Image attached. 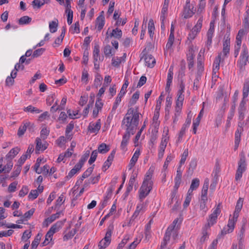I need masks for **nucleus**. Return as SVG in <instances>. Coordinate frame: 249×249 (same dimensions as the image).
I'll use <instances>...</instances> for the list:
<instances>
[{
    "mask_svg": "<svg viewBox=\"0 0 249 249\" xmlns=\"http://www.w3.org/2000/svg\"><path fill=\"white\" fill-rule=\"evenodd\" d=\"M139 122V113L138 108L131 107L128 109L122 121V124L124 125L126 129L125 133L123 136L121 144V148L123 150H126L130 135H133L135 133Z\"/></svg>",
    "mask_w": 249,
    "mask_h": 249,
    "instance_id": "obj_1",
    "label": "nucleus"
},
{
    "mask_svg": "<svg viewBox=\"0 0 249 249\" xmlns=\"http://www.w3.org/2000/svg\"><path fill=\"white\" fill-rule=\"evenodd\" d=\"M153 172V168L150 167L146 173L142 185L139 190V198L141 200H142L152 190L153 182L151 179Z\"/></svg>",
    "mask_w": 249,
    "mask_h": 249,
    "instance_id": "obj_2",
    "label": "nucleus"
},
{
    "mask_svg": "<svg viewBox=\"0 0 249 249\" xmlns=\"http://www.w3.org/2000/svg\"><path fill=\"white\" fill-rule=\"evenodd\" d=\"M178 219H175L173 222L172 224L167 228L166 232L165 233L163 241L161 244L160 248L162 249L165 248L168 242L170 240V236H171L172 232L173 230H178V226L176 227V225L178 222Z\"/></svg>",
    "mask_w": 249,
    "mask_h": 249,
    "instance_id": "obj_3",
    "label": "nucleus"
},
{
    "mask_svg": "<svg viewBox=\"0 0 249 249\" xmlns=\"http://www.w3.org/2000/svg\"><path fill=\"white\" fill-rule=\"evenodd\" d=\"M249 56L248 49L247 46L245 44H243L240 59L237 63V65L241 71L244 70L245 67L248 62Z\"/></svg>",
    "mask_w": 249,
    "mask_h": 249,
    "instance_id": "obj_4",
    "label": "nucleus"
},
{
    "mask_svg": "<svg viewBox=\"0 0 249 249\" xmlns=\"http://www.w3.org/2000/svg\"><path fill=\"white\" fill-rule=\"evenodd\" d=\"M61 225V222L58 221L51 227L45 235V240L42 243V246H45L49 243V240H52L53 234L58 231Z\"/></svg>",
    "mask_w": 249,
    "mask_h": 249,
    "instance_id": "obj_5",
    "label": "nucleus"
},
{
    "mask_svg": "<svg viewBox=\"0 0 249 249\" xmlns=\"http://www.w3.org/2000/svg\"><path fill=\"white\" fill-rule=\"evenodd\" d=\"M221 204L219 203L217 205L216 207L214 209L213 212L209 216L208 223L207 225H205V227H210L216 223L217 216L221 213Z\"/></svg>",
    "mask_w": 249,
    "mask_h": 249,
    "instance_id": "obj_6",
    "label": "nucleus"
},
{
    "mask_svg": "<svg viewBox=\"0 0 249 249\" xmlns=\"http://www.w3.org/2000/svg\"><path fill=\"white\" fill-rule=\"evenodd\" d=\"M238 168L235 174V180L236 181L240 180L242 176L243 173L246 170V163L245 157H242L238 163Z\"/></svg>",
    "mask_w": 249,
    "mask_h": 249,
    "instance_id": "obj_7",
    "label": "nucleus"
},
{
    "mask_svg": "<svg viewBox=\"0 0 249 249\" xmlns=\"http://www.w3.org/2000/svg\"><path fill=\"white\" fill-rule=\"evenodd\" d=\"M141 55H142V56L141 58V60L144 58L145 65L148 67L153 68L154 66L156 63V60L151 54H145L143 51Z\"/></svg>",
    "mask_w": 249,
    "mask_h": 249,
    "instance_id": "obj_8",
    "label": "nucleus"
},
{
    "mask_svg": "<svg viewBox=\"0 0 249 249\" xmlns=\"http://www.w3.org/2000/svg\"><path fill=\"white\" fill-rule=\"evenodd\" d=\"M109 30V29L108 30ZM122 36V32L121 29L116 28L112 30V32L109 34L108 31L106 33V40L108 39L109 37H114L117 39H120Z\"/></svg>",
    "mask_w": 249,
    "mask_h": 249,
    "instance_id": "obj_9",
    "label": "nucleus"
},
{
    "mask_svg": "<svg viewBox=\"0 0 249 249\" xmlns=\"http://www.w3.org/2000/svg\"><path fill=\"white\" fill-rule=\"evenodd\" d=\"M235 222L234 220L229 219L227 227L221 231V234L225 235L231 232L234 230Z\"/></svg>",
    "mask_w": 249,
    "mask_h": 249,
    "instance_id": "obj_10",
    "label": "nucleus"
},
{
    "mask_svg": "<svg viewBox=\"0 0 249 249\" xmlns=\"http://www.w3.org/2000/svg\"><path fill=\"white\" fill-rule=\"evenodd\" d=\"M101 128V120L98 119L95 123H90L88 130L91 133H97Z\"/></svg>",
    "mask_w": 249,
    "mask_h": 249,
    "instance_id": "obj_11",
    "label": "nucleus"
},
{
    "mask_svg": "<svg viewBox=\"0 0 249 249\" xmlns=\"http://www.w3.org/2000/svg\"><path fill=\"white\" fill-rule=\"evenodd\" d=\"M245 104V101H244V100H242V101L240 102L239 106L238 108V111L239 114V120H240L241 121H243L244 118L245 112L246 109Z\"/></svg>",
    "mask_w": 249,
    "mask_h": 249,
    "instance_id": "obj_12",
    "label": "nucleus"
},
{
    "mask_svg": "<svg viewBox=\"0 0 249 249\" xmlns=\"http://www.w3.org/2000/svg\"><path fill=\"white\" fill-rule=\"evenodd\" d=\"M193 6H184L183 15L185 18H188L193 16L195 13Z\"/></svg>",
    "mask_w": 249,
    "mask_h": 249,
    "instance_id": "obj_13",
    "label": "nucleus"
},
{
    "mask_svg": "<svg viewBox=\"0 0 249 249\" xmlns=\"http://www.w3.org/2000/svg\"><path fill=\"white\" fill-rule=\"evenodd\" d=\"M20 149L18 147L12 148L6 155V159L12 160L18 153Z\"/></svg>",
    "mask_w": 249,
    "mask_h": 249,
    "instance_id": "obj_14",
    "label": "nucleus"
},
{
    "mask_svg": "<svg viewBox=\"0 0 249 249\" xmlns=\"http://www.w3.org/2000/svg\"><path fill=\"white\" fill-rule=\"evenodd\" d=\"M96 27L98 31H101L105 24V18L103 15H100L96 19Z\"/></svg>",
    "mask_w": 249,
    "mask_h": 249,
    "instance_id": "obj_15",
    "label": "nucleus"
},
{
    "mask_svg": "<svg viewBox=\"0 0 249 249\" xmlns=\"http://www.w3.org/2000/svg\"><path fill=\"white\" fill-rule=\"evenodd\" d=\"M61 213V212H59L55 214H52L51 216L45 220L44 222H43V224L44 225L46 224V226H47L48 223H51L56 219L58 218Z\"/></svg>",
    "mask_w": 249,
    "mask_h": 249,
    "instance_id": "obj_16",
    "label": "nucleus"
},
{
    "mask_svg": "<svg viewBox=\"0 0 249 249\" xmlns=\"http://www.w3.org/2000/svg\"><path fill=\"white\" fill-rule=\"evenodd\" d=\"M17 76V71H13L11 72V76H8L6 79V85L8 86H11L13 85L14 83V78Z\"/></svg>",
    "mask_w": 249,
    "mask_h": 249,
    "instance_id": "obj_17",
    "label": "nucleus"
},
{
    "mask_svg": "<svg viewBox=\"0 0 249 249\" xmlns=\"http://www.w3.org/2000/svg\"><path fill=\"white\" fill-rule=\"evenodd\" d=\"M81 167L78 164H76L74 167L68 173V175L66 176V178L68 179H69L71 178H72L75 174L77 173V172L79 171Z\"/></svg>",
    "mask_w": 249,
    "mask_h": 249,
    "instance_id": "obj_18",
    "label": "nucleus"
},
{
    "mask_svg": "<svg viewBox=\"0 0 249 249\" xmlns=\"http://www.w3.org/2000/svg\"><path fill=\"white\" fill-rule=\"evenodd\" d=\"M104 53L106 57H110L114 55L115 52L109 45H107L104 48Z\"/></svg>",
    "mask_w": 249,
    "mask_h": 249,
    "instance_id": "obj_19",
    "label": "nucleus"
},
{
    "mask_svg": "<svg viewBox=\"0 0 249 249\" xmlns=\"http://www.w3.org/2000/svg\"><path fill=\"white\" fill-rule=\"evenodd\" d=\"M74 128V123L71 122L66 127L65 134L67 139L71 140L72 138L71 135H69V133Z\"/></svg>",
    "mask_w": 249,
    "mask_h": 249,
    "instance_id": "obj_20",
    "label": "nucleus"
},
{
    "mask_svg": "<svg viewBox=\"0 0 249 249\" xmlns=\"http://www.w3.org/2000/svg\"><path fill=\"white\" fill-rule=\"evenodd\" d=\"M230 38H227L225 39V40L223 42V52L224 55H226L227 53H229L230 51Z\"/></svg>",
    "mask_w": 249,
    "mask_h": 249,
    "instance_id": "obj_21",
    "label": "nucleus"
},
{
    "mask_svg": "<svg viewBox=\"0 0 249 249\" xmlns=\"http://www.w3.org/2000/svg\"><path fill=\"white\" fill-rule=\"evenodd\" d=\"M58 25V21L57 19L52 21L49 23V28L51 33H53L56 32Z\"/></svg>",
    "mask_w": 249,
    "mask_h": 249,
    "instance_id": "obj_22",
    "label": "nucleus"
},
{
    "mask_svg": "<svg viewBox=\"0 0 249 249\" xmlns=\"http://www.w3.org/2000/svg\"><path fill=\"white\" fill-rule=\"evenodd\" d=\"M110 149L109 146L106 143H102L98 146V152L100 153L105 154L107 153Z\"/></svg>",
    "mask_w": 249,
    "mask_h": 249,
    "instance_id": "obj_23",
    "label": "nucleus"
},
{
    "mask_svg": "<svg viewBox=\"0 0 249 249\" xmlns=\"http://www.w3.org/2000/svg\"><path fill=\"white\" fill-rule=\"evenodd\" d=\"M89 154L90 151L89 150H87L85 152V153L82 156L81 159L77 164L80 165L81 167H82L83 165H84V163L88 159Z\"/></svg>",
    "mask_w": 249,
    "mask_h": 249,
    "instance_id": "obj_24",
    "label": "nucleus"
},
{
    "mask_svg": "<svg viewBox=\"0 0 249 249\" xmlns=\"http://www.w3.org/2000/svg\"><path fill=\"white\" fill-rule=\"evenodd\" d=\"M89 167L82 175L80 178V183H82L83 180L88 178L92 173L93 170V166Z\"/></svg>",
    "mask_w": 249,
    "mask_h": 249,
    "instance_id": "obj_25",
    "label": "nucleus"
},
{
    "mask_svg": "<svg viewBox=\"0 0 249 249\" xmlns=\"http://www.w3.org/2000/svg\"><path fill=\"white\" fill-rule=\"evenodd\" d=\"M148 30L150 37L152 38L154 35V31L155 30L154 21L152 19H150L149 21Z\"/></svg>",
    "mask_w": 249,
    "mask_h": 249,
    "instance_id": "obj_26",
    "label": "nucleus"
},
{
    "mask_svg": "<svg viewBox=\"0 0 249 249\" xmlns=\"http://www.w3.org/2000/svg\"><path fill=\"white\" fill-rule=\"evenodd\" d=\"M24 111L26 112H31V113H35L38 114L40 113L42 110L38 109L36 107H34L32 106H29L24 108Z\"/></svg>",
    "mask_w": 249,
    "mask_h": 249,
    "instance_id": "obj_27",
    "label": "nucleus"
},
{
    "mask_svg": "<svg viewBox=\"0 0 249 249\" xmlns=\"http://www.w3.org/2000/svg\"><path fill=\"white\" fill-rule=\"evenodd\" d=\"M202 18H200L198 20L196 25L192 29V30H193L194 32H196V33L197 34L200 31V29L202 27Z\"/></svg>",
    "mask_w": 249,
    "mask_h": 249,
    "instance_id": "obj_28",
    "label": "nucleus"
},
{
    "mask_svg": "<svg viewBox=\"0 0 249 249\" xmlns=\"http://www.w3.org/2000/svg\"><path fill=\"white\" fill-rule=\"evenodd\" d=\"M100 53V47L98 44H95L94 47V50L93 52V56L94 60L97 61L99 56Z\"/></svg>",
    "mask_w": 249,
    "mask_h": 249,
    "instance_id": "obj_29",
    "label": "nucleus"
},
{
    "mask_svg": "<svg viewBox=\"0 0 249 249\" xmlns=\"http://www.w3.org/2000/svg\"><path fill=\"white\" fill-rule=\"evenodd\" d=\"M199 185V180L197 178L193 179L190 185V191H193L194 190L196 189Z\"/></svg>",
    "mask_w": 249,
    "mask_h": 249,
    "instance_id": "obj_30",
    "label": "nucleus"
},
{
    "mask_svg": "<svg viewBox=\"0 0 249 249\" xmlns=\"http://www.w3.org/2000/svg\"><path fill=\"white\" fill-rule=\"evenodd\" d=\"M249 82L246 81L244 84L243 89V98H246L249 95Z\"/></svg>",
    "mask_w": 249,
    "mask_h": 249,
    "instance_id": "obj_31",
    "label": "nucleus"
},
{
    "mask_svg": "<svg viewBox=\"0 0 249 249\" xmlns=\"http://www.w3.org/2000/svg\"><path fill=\"white\" fill-rule=\"evenodd\" d=\"M102 80L103 78L101 75L100 74L97 73L95 76L93 85L96 89H97L98 87L101 85Z\"/></svg>",
    "mask_w": 249,
    "mask_h": 249,
    "instance_id": "obj_32",
    "label": "nucleus"
},
{
    "mask_svg": "<svg viewBox=\"0 0 249 249\" xmlns=\"http://www.w3.org/2000/svg\"><path fill=\"white\" fill-rule=\"evenodd\" d=\"M32 20V18L28 16H25L20 18L19 19L18 23L20 25L29 23Z\"/></svg>",
    "mask_w": 249,
    "mask_h": 249,
    "instance_id": "obj_33",
    "label": "nucleus"
},
{
    "mask_svg": "<svg viewBox=\"0 0 249 249\" xmlns=\"http://www.w3.org/2000/svg\"><path fill=\"white\" fill-rule=\"evenodd\" d=\"M41 236L39 233H38L37 235L36 236L34 241L32 243V248L33 249H36L38 245L39 244V241L40 240Z\"/></svg>",
    "mask_w": 249,
    "mask_h": 249,
    "instance_id": "obj_34",
    "label": "nucleus"
},
{
    "mask_svg": "<svg viewBox=\"0 0 249 249\" xmlns=\"http://www.w3.org/2000/svg\"><path fill=\"white\" fill-rule=\"evenodd\" d=\"M27 127H28V125L27 124H24L23 125H21L18 129V133H17V135H18V136L19 137H22L25 132L26 131V129H27Z\"/></svg>",
    "mask_w": 249,
    "mask_h": 249,
    "instance_id": "obj_35",
    "label": "nucleus"
},
{
    "mask_svg": "<svg viewBox=\"0 0 249 249\" xmlns=\"http://www.w3.org/2000/svg\"><path fill=\"white\" fill-rule=\"evenodd\" d=\"M89 73L86 69H84L81 76V81L87 84L89 81Z\"/></svg>",
    "mask_w": 249,
    "mask_h": 249,
    "instance_id": "obj_36",
    "label": "nucleus"
},
{
    "mask_svg": "<svg viewBox=\"0 0 249 249\" xmlns=\"http://www.w3.org/2000/svg\"><path fill=\"white\" fill-rule=\"evenodd\" d=\"M7 160V163L4 167H3V169H4L3 172L9 173L12 168V167L13 166V163L12 161V160Z\"/></svg>",
    "mask_w": 249,
    "mask_h": 249,
    "instance_id": "obj_37",
    "label": "nucleus"
},
{
    "mask_svg": "<svg viewBox=\"0 0 249 249\" xmlns=\"http://www.w3.org/2000/svg\"><path fill=\"white\" fill-rule=\"evenodd\" d=\"M128 84H129V83H128V80H125L124 83L123 84V85L121 89V90L120 91V93L118 94V96L122 97H123V96L124 95V94L125 93V90H126L127 87H128Z\"/></svg>",
    "mask_w": 249,
    "mask_h": 249,
    "instance_id": "obj_38",
    "label": "nucleus"
},
{
    "mask_svg": "<svg viewBox=\"0 0 249 249\" xmlns=\"http://www.w3.org/2000/svg\"><path fill=\"white\" fill-rule=\"evenodd\" d=\"M49 133L50 130L46 127H43L40 132V136L41 138L43 139V140L46 139L49 135Z\"/></svg>",
    "mask_w": 249,
    "mask_h": 249,
    "instance_id": "obj_39",
    "label": "nucleus"
},
{
    "mask_svg": "<svg viewBox=\"0 0 249 249\" xmlns=\"http://www.w3.org/2000/svg\"><path fill=\"white\" fill-rule=\"evenodd\" d=\"M143 206L142 205H139L137 207L136 210L132 216L130 222L133 220L135 218H136L140 213V212L142 210Z\"/></svg>",
    "mask_w": 249,
    "mask_h": 249,
    "instance_id": "obj_40",
    "label": "nucleus"
},
{
    "mask_svg": "<svg viewBox=\"0 0 249 249\" xmlns=\"http://www.w3.org/2000/svg\"><path fill=\"white\" fill-rule=\"evenodd\" d=\"M140 151L136 150L135 152L134 153L133 157H132L130 161L131 164H132V166H134L136 162H137L138 159L139 158V156L140 155Z\"/></svg>",
    "mask_w": 249,
    "mask_h": 249,
    "instance_id": "obj_41",
    "label": "nucleus"
},
{
    "mask_svg": "<svg viewBox=\"0 0 249 249\" xmlns=\"http://www.w3.org/2000/svg\"><path fill=\"white\" fill-rule=\"evenodd\" d=\"M45 51L44 48H40L35 50L32 54V57L33 58L37 57L40 56Z\"/></svg>",
    "mask_w": 249,
    "mask_h": 249,
    "instance_id": "obj_42",
    "label": "nucleus"
},
{
    "mask_svg": "<svg viewBox=\"0 0 249 249\" xmlns=\"http://www.w3.org/2000/svg\"><path fill=\"white\" fill-rule=\"evenodd\" d=\"M243 129L242 127H240V128H237V130L235 132V141L237 142H240V137H241V134L242 132L243 131Z\"/></svg>",
    "mask_w": 249,
    "mask_h": 249,
    "instance_id": "obj_43",
    "label": "nucleus"
},
{
    "mask_svg": "<svg viewBox=\"0 0 249 249\" xmlns=\"http://www.w3.org/2000/svg\"><path fill=\"white\" fill-rule=\"evenodd\" d=\"M32 5L34 9H39L43 5L42 1L40 0H34L32 2Z\"/></svg>",
    "mask_w": 249,
    "mask_h": 249,
    "instance_id": "obj_44",
    "label": "nucleus"
},
{
    "mask_svg": "<svg viewBox=\"0 0 249 249\" xmlns=\"http://www.w3.org/2000/svg\"><path fill=\"white\" fill-rule=\"evenodd\" d=\"M175 39V37L173 36L172 35L169 36L168 42L166 45V49L170 50L173 45Z\"/></svg>",
    "mask_w": 249,
    "mask_h": 249,
    "instance_id": "obj_45",
    "label": "nucleus"
},
{
    "mask_svg": "<svg viewBox=\"0 0 249 249\" xmlns=\"http://www.w3.org/2000/svg\"><path fill=\"white\" fill-rule=\"evenodd\" d=\"M188 149H186L184 150V151H183V152L182 153L181 158V160L179 162V164L180 165H182V164H183L185 163V160H186V158L188 157Z\"/></svg>",
    "mask_w": 249,
    "mask_h": 249,
    "instance_id": "obj_46",
    "label": "nucleus"
},
{
    "mask_svg": "<svg viewBox=\"0 0 249 249\" xmlns=\"http://www.w3.org/2000/svg\"><path fill=\"white\" fill-rule=\"evenodd\" d=\"M77 231L76 229H73L69 233L64 235L63 239L64 240H68L71 238L76 233Z\"/></svg>",
    "mask_w": 249,
    "mask_h": 249,
    "instance_id": "obj_47",
    "label": "nucleus"
},
{
    "mask_svg": "<svg viewBox=\"0 0 249 249\" xmlns=\"http://www.w3.org/2000/svg\"><path fill=\"white\" fill-rule=\"evenodd\" d=\"M178 98L176 100V105L177 107H182L183 102L184 100V95H177Z\"/></svg>",
    "mask_w": 249,
    "mask_h": 249,
    "instance_id": "obj_48",
    "label": "nucleus"
},
{
    "mask_svg": "<svg viewBox=\"0 0 249 249\" xmlns=\"http://www.w3.org/2000/svg\"><path fill=\"white\" fill-rule=\"evenodd\" d=\"M98 154L97 150H94L92 152L90 158L89 160V163L90 164L93 163L96 160Z\"/></svg>",
    "mask_w": 249,
    "mask_h": 249,
    "instance_id": "obj_49",
    "label": "nucleus"
},
{
    "mask_svg": "<svg viewBox=\"0 0 249 249\" xmlns=\"http://www.w3.org/2000/svg\"><path fill=\"white\" fill-rule=\"evenodd\" d=\"M246 221H245V222H244L242 226V228L240 231V232H239V237L240 238V241L239 242H240L241 241L244 239V233H245V226H246Z\"/></svg>",
    "mask_w": 249,
    "mask_h": 249,
    "instance_id": "obj_50",
    "label": "nucleus"
},
{
    "mask_svg": "<svg viewBox=\"0 0 249 249\" xmlns=\"http://www.w3.org/2000/svg\"><path fill=\"white\" fill-rule=\"evenodd\" d=\"M139 98V92L138 91H136L132 95V98L129 102L131 105H134L137 101L138 100Z\"/></svg>",
    "mask_w": 249,
    "mask_h": 249,
    "instance_id": "obj_51",
    "label": "nucleus"
},
{
    "mask_svg": "<svg viewBox=\"0 0 249 249\" xmlns=\"http://www.w3.org/2000/svg\"><path fill=\"white\" fill-rule=\"evenodd\" d=\"M182 177L179 176H176L175 178V185L174 187V189L176 190H178L179 187V185L181 183Z\"/></svg>",
    "mask_w": 249,
    "mask_h": 249,
    "instance_id": "obj_52",
    "label": "nucleus"
},
{
    "mask_svg": "<svg viewBox=\"0 0 249 249\" xmlns=\"http://www.w3.org/2000/svg\"><path fill=\"white\" fill-rule=\"evenodd\" d=\"M110 243L109 242H108L103 239L99 242L98 246L100 249H104L107 248L110 244Z\"/></svg>",
    "mask_w": 249,
    "mask_h": 249,
    "instance_id": "obj_53",
    "label": "nucleus"
},
{
    "mask_svg": "<svg viewBox=\"0 0 249 249\" xmlns=\"http://www.w3.org/2000/svg\"><path fill=\"white\" fill-rule=\"evenodd\" d=\"M204 103H203V107L200 110L197 117L196 118L195 121L193 123L196 124H199L200 120L203 115V110H204Z\"/></svg>",
    "mask_w": 249,
    "mask_h": 249,
    "instance_id": "obj_54",
    "label": "nucleus"
},
{
    "mask_svg": "<svg viewBox=\"0 0 249 249\" xmlns=\"http://www.w3.org/2000/svg\"><path fill=\"white\" fill-rule=\"evenodd\" d=\"M28 158V156L27 154L23 155L21 156V157L19 159L18 161V164L16 166H18L21 167L22 165L25 161L26 159Z\"/></svg>",
    "mask_w": 249,
    "mask_h": 249,
    "instance_id": "obj_55",
    "label": "nucleus"
},
{
    "mask_svg": "<svg viewBox=\"0 0 249 249\" xmlns=\"http://www.w3.org/2000/svg\"><path fill=\"white\" fill-rule=\"evenodd\" d=\"M15 167H17L16 169L12 173L11 178H15L17 177L20 174L21 170V167L18 166H15Z\"/></svg>",
    "mask_w": 249,
    "mask_h": 249,
    "instance_id": "obj_56",
    "label": "nucleus"
},
{
    "mask_svg": "<svg viewBox=\"0 0 249 249\" xmlns=\"http://www.w3.org/2000/svg\"><path fill=\"white\" fill-rule=\"evenodd\" d=\"M35 210L34 209H31V210H29L27 212H26L24 215L22 216V217L24 219H27L30 218L32 215H33V213H34Z\"/></svg>",
    "mask_w": 249,
    "mask_h": 249,
    "instance_id": "obj_57",
    "label": "nucleus"
},
{
    "mask_svg": "<svg viewBox=\"0 0 249 249\" xmlns=\"http://www.w3.org/2000/svg\"><path fill=\"white\" fill-rule=\"evenodd\" d=\"M208 227H205L203 230V232H202L203 235L201 237L200 240V242H201L202 243H204L208 238V233L206 230V229L207 228H208Z\"/></svg>",
    "mask_w": 249,
    "mask_h": 249,
    "instance_id": "obj_58",
    "label": "nucleus"
},
{
    "mask_svg": "<svg viewBox=\"0 0 249 249\" xmlns=\"http://www.w3.org/2000/svg\"><path fill=\"white\" fill-rule=\"evenodd\" d=\"M31 236V231H25L22 234L21 237V239L23 241H27L28 239H29Z\"/></svg>",
    "mask_w": 249,
    "mask_h": 249,
    "instance_id": "obj_59",
    "label": "nucleus"
},
{
    "mask_svg": "<svg viewBox=\"0 0 249 249\" xmlns=\"http://www.w3.org/2000/svg\"><path fill=\"white\" fill-rule=\"evenodd\" d=\"M243 199L242 198H239L238 200L236 205L235 206V209L236 211H240L242 206H243Z\"/></svg>",
    "mask_w": 249,
    "mask_h": 249,
    "instance_id": "obj_60",
    "label": "nucleus"
},
{
    "mask_svg": "<svg viewBox=\"0 0 249 249\" xmlns=\"http://www.w3.org/2000/svg\"><path fill=\"white\" fill-rule=\"evenodd\" d=\"M38 196V193L37 190H31L30 192L28 197L30 199H34L36 198Z\"/></svg>",
    "mask_w": 249,
    "mask_h": 249,
    "instance_id": "obj_61",
    "label": "nucleus"
},
{
    "mask_svg": "<svg viewBox=\"0 0 249 249\" xmlns=\"http://www.w3.org/2000/svg\"><path fill=\"white\" fill-rule=\"evenodd\" d=\"M29 189L27 186H23L22 189L19 192V196L20 197H23L27 195L28 193Z\"/></svg>",
    "mask_w": 249,
    "mask_h": 249,
    "instance_id": "obj_62",
    "label": "nucleus"
},
{
    "mask_svg": "<svg viewBox=\"0 0 249 249\" xmlns=\"http://www.w3.org/2000/svg\"><path fill=\"white\" fill-rule=\"evenodd\" d=\"M66 139L64 136L60 137L56 141V143L60 147L65 144Z\"/></svg>",
    "mask_w": 249,
    "mask_h": 249,
    "instance_id": "obj_63",
    "label": "nucleus"
},
{
    "mask_svg": "<svg viewBox=\"0 0 249 249\" xmlns=\"http://www.w3.org/2000/svg\"><path fill=\"white\" fill-rule=\"evenodd\" d=\"M129 239L128 237L126 236L122 241V242L118 245L117 249H122L124 246L127 243Z\"/></svg>",
    "mask_w": 249,
    "mask_h": 249,
    "instance_id": "obj_64",
    "label": "nucleus"
}]
</instances>
